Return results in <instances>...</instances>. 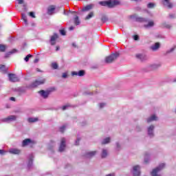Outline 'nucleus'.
<instances>
[{
    "label": "nucleus",
    "instance_id": "nucleus-1",
    "mask_svg": "<svg viewBox=\"0 0 176 176\" xmlns=\"http://www.w3.org/2000/svg\"><path fill=\"white\" fill-rule=\"evenodd\" d=\"M99 3L102 6H107L108 8H113V6H116V5H119V1L109 0L107 1H100Z\"/></svg>",
    "mask_w": 176,
    "mask_h": 176
},
{
    "label": "nucleus",
    "instance_id": "nucleus-2",
    "mask_svg": "<svg viewBox=\"0 0 176 176\" xmlns=\"http://www.w3.org/2000/svg\"><path fill=\"white\" fill-rule=\"evenodd\" d=\"M118 57H119V53L116 52L114 54H111L110 56L106 57L105 63L107 64H111V63H113V61H115Z\"/></svg>",
    "mask_w": 176,
    "mask_h": 176
},
{
    "label": "nucleus",
    "instance_id": "nucleus-3",
    "mask_svg": "<svg viewBox=\"0 0 176 176\" xmlns=\"http://www.w3.org/2000/svg\"><path fill=\"white\" fill-rule=\"evenodd\" d=\"M164 167H166V164L162 163L160 164L157 168L153 170L151 176H160V175H158L157 173L159 171H161V170H163Z\"/></svg>",
    "mask_w": 176,
    "mask_h": 176
},
{
    "label": "nucleus",
    "instance_id": "nucleus-4",
    "mask_svg": "<svg viewBox=\"0 0 176 176\" xmlns=\"http://www.w3.org/2000/svg\"><path fill=\"white\" fill-rule=\"evenodd\" d=\"M17 116H10L6 118L1 120L3 123H11V122H15L16 120Z\"/></svg>",
    "mask_w": 176,
    "mask_h": 176
},
{
    "label": "nucleus",
    "instance_id": "nucleus-5",
    "mask_svg": "<svg viewBox=\"0 0 176 176\" xmlns=\"http://www.w3.org/2000/svg\"><path fill=\"white\" fill-rule=\"evenodd\" d=\"M46 82V79L43 78L40 80H36L34 82H32L30 87L34 88V87H38V86H41V85H43Z\"/></svg>",
    "mask_w": 176,
    "mask_h": 176
},
{
    "label": "nucleus",
    "instance_id": "nucleus-6",
    "mask_svg": "<svg viewBox=\"0 0 176 176\" xmlns=\"http://www.w3.org/2000/svg\"><path fill=\"white\" fill-rule=\"evenodd\" d=\"M131 19H132L135 21H138V23H144L146 21V19L137 16V15L135 14L131 15Z\"/></svg>",
    "mask_w": 176,
    "mask_h": 176
},
{
    "label": "nucleus",
    "instance_id": "nucleus-7",
    "mask_svg": "<svg viewBox=\"0 0 176 176\" xmlns=\"http://www.w3.org/2000/svg\"><path fill=\"white\" fill-rule=\"evenodd\" d=\"M140 167L138 165L133 166L132 173L133 176H140L141 172L140 171Z\"/></svg>",
    "mask_w": 176,
    "mask_h": 176
},
{
    "label": "nucleus",
    "instance_id": "nucleus-8",
    "mask_svg": "<svg viewBox=\"0 0 176 176\" xmlns=\"http://www.w3.org/2000/svg\"><path fill=\"white\" fill-rule=\"evenodd\" d=\"M28 170H31L32 168V162L34 161V154L31 153L28 156Z\"/></svg>",
    "mask_w": 176,
    "mask_h": 176
},
{
    "label": "nucleus",
    "instance_id": "nucleus-9",
    "mask_svg": "<svg viewBox=\"0 0 176 176\" xmlns=\"http://www.w3.org/2000/svg\"><path fill=\"white\" fill-rule=\"evenodd\" d=\"M8 78L10 82H19V78H17L16 74H9Z\"/></svg>",
    "mask_w": 176,
    "mask_h": 176
},
{
    "label": "nucleus",
    "instance_id": "nucleus-10",
    "mask_svg": "<svg viewBox=\"0 0 176 176\" xmlns=\"http://www.w3.org/2000/svg\"><path fill=\"white\" fill-rule=\"evenodd\" d=\"M65 138H63L61 139L60 145L59 146V152H64V149H65Z\"/></svg>",
    "mask_w": 176,
    "mask_h": 176
},
{
    "label": "nucleus",
    "instance_id": "nucleus-11",
    "mask_svg": "<svg viewBox=\"0 0 176 176\" xmlns=\"http://www.w3.org/2000/svg\"><path fill=\"white\" fill-rule=\"evenodd\" d=\"M136 58H138V60H140L141 61H145V60H147L148 57L145 54H138L135 56Z\"/></svg>",
    "mask_w": 176,
    "mask_h": 176
},
{
    "label": "nucleus",
    "instance_id": "nucleus-12",
    "mask_svg": "<svg viewBox=\"0 0 176 176\" xmlns=\"http://www.w3.org/2000/svg\"><path fill=\"white\" fill-rule=\"evenodd\" d=\"M96 153H97V151L87 152L84 155V157H85L86 159H90V157H93V156H94Z\"/></svg>",
    "mask_w": 176,
    "mask_h": 176
},
{
    "label": "nucleus",
    "instance_id": "nucleus-13",
    "mask_svg": "<svg viewBox=\"0 0 176 176\" xmlns=\"http://www.w3.org/2000/svg\"><path fill=\"white\" fill-rule=\"evenodd\" d=\"M57 38H58V35L56 33L54 34V35L51 36V38H50L51 45H56V39H57Z\"/></svg>",
    "mask_w": 176,
    "mask_h": 176
},
{
    "label": "nucleus",
    "instance_id": "nucleus-14",
    "mask_svg": "<svg viewBox=\"0 0 176 176\" xmlns=\"http://www.w3.org/2000/svg\"><path fill=\"white\" fill-rule=\"evenodd\" d=\"M155 129V126L153 125H151L148 128V135H149V137L151 138H152V137H153V129Z\"/></svg>",
    "mask_w": 176,
    "mask_h": 176
},
{
    "label": "nucleus",
    "instance_id": "nucleus-15",
    "mask_svg": "<svg viewBox=\"0 0 176 176\" xmlns=\"http://www.w3.org/2000/svg\"><path fill=\"white\" fill-rule=\"evenodd\" d=\"M54 10H56V6H50L47 8V14H53L54 13Z\"/></svg>",
    "mask_w": 176,
    "mask_h": 176
},
{
    "label": "nucleus",
    "instance_id": "nucleus-16",
    "mask_svg": "<svg viewBox=\"0 0 176 176\" xmlns=\"http://www.w3.org/2000/svg\"><path fill=\"white\" fill-rule=\"evenodd\" d=\"M38 93L43 98H47V97H49V91H45L44 90H41L38 91Z\"/></svg>",
    "mask_w": 176,
    "mask_h": 176
},
{
    "label": "nucleus",
    "instance_id": "nucleus-17",
    "mask_svg": "<svg viewBox=\"0 0 176 176\" xmlns=\"http://www.w3.org/2000/svg\"><path fill=\"white\" fill-rule=\"evenodd\" d=\"M162 2L164 6H167V8H169V9L173 8V3H170V0H164Z\"/></svg>",
    "mask_w": 176,
    "mask_h": 176
},
{
    "label": "nucleus",
    "instance_id": "nucleus-18",
    "mask_svg": "<svg viewBox=\"0 0 176 176\" xmlns=\"http://www.w3.org/2000/svg\"><path fill=\"white\" fill-rule=\"evenodd\" d=\"M159 47H160V43H155L154 45H153L151 47V50H153V52L159 49Z\"/></svg>",
    "mask_w": 176,
    "mask_h": 176
},
{
    "label": "nucleus",
    "instance_id": "nucleus-19",
    "mask_svg": "<svg viewBox=\"0 0 176 176\" xmlns=\"http://www.w3.org/2000/svg\"><path fill=\"white\" fill-rule=\"evenodd\" d=\"M32 142L31 139H25L22 142V146H27V145H30Z\"/></svg>",
    "mask_w": 176,
    "mask_h": 176
},
{
    "label": "nucleus",
    "instance_id": "nucleus-20",
    "mask_svg": "<svg viewBox=\"0 0 176 176\" xmlns=\"http://www.w3.org/2000/svg\"><path fill=\"white\" fill-rule=\"evenodd\" d=\"M10 153H12V155H19L21 152L20 150L17 148H11L9 151Z\"/></svg>",
    "mask_w": 176,
    "mask_h": 176
},
{
    "label": "nucleus",
    "instance_id": "nucleus-21",
    "mask_svg": "<svg viewBox=\"0 0 176 176\" xmlns=\"http://www.w3.org/2000/svg\"><path fill=\"white\" fill-rule=\"evenodd\" d=\"M153 120H157V117L155 115L151 116L147 119V123H151V122H153Z\"/></svg>",
    "mask_w": 176,
    "mask_h": 176
},
{
    "label": "nucleus",
    "instance_id": "nucleus-22",
    "mask_svg": "<svg viewBox=\"0 0 176 176\" xmlns=\"http://www.w3.org/2000/svg\"><path fill=\"white\" fill-rule=\"evenodd\" d=\"M0 72H3V74H6V72H8V68H6V66L3 65H0Z\"/></svg>",
    "mask_w": 176,
    "mask_h": 176
},
{
    "label": "nucleus",
    "instance_id": "nucleus-23",
    "mask_svg": "<svg viewBox=\"0 0 176 176\" xmlns=\"http://www.w3.org/2000/svg\"><path fill=\"white\" fill-rule=\"evenodd\" d=\"M93 8L92 5H88L84 7L82 10V12H87V10H90Z\"/></svg>",
    "mask_w": 176,
    "mask_h": 176
},
{
    "label": "nucleus",
    "instance_id": "nucleus-24",
    "mask_svg": "<svg viewBox=\"0 0 176 176\" xmlns=\"http://www.w3.org/2000/svg\"><path fill=\"white\" fill-rule=\"evenodd\" d=\"M22 19L23 20L25 25H28V21L27 20V16L25 14H21Z\"/></svg>",
    "mask_w": 176,
    "mask_h": 176
},
{
    "label": "nucleus",
    "instance_id": "nucleus-25",
    "mask_svg": "<svg viewBox=\"0 0 176 176\" xmlns=\"http://www.w3.org/2000/svg\"><path fill=\"white\" fill-rule=\"evenodd\" d=\"M28 122L29 123H35V122H38V118H29Z\"/></svg>",
    "mask_w": 176,
    "mask_h": 176
},
{
    "label": "nucleus",
    "instance_id": "nucleus-26",
    "mask_svg": "<svg viewBox=\"0 0 176 176\" xmlns=\"http://www.w3.org/2000/svg\"><path fill=\"white\" fill-rule=\"evenodd\" d=\"M111 141V138H106L102 141V144L103 145H105V144H109V142Z\"/></svg>",
    "mask_w": 176,
    "mask_h": 176
},
{
    "label": "nucleus",
    "instance_id": "nucleus-27",
    "mask_svg": "<svg viewBox=\"0 0 176 176\" xmlns=\"http://www.w3.org/2000/svg\"><path fill=\"white\" fill-rule=\"evenodd\" d=\"M74 24H76V25H79V24H80V21H79V17L76 15L74 17Z\"/></svg>",
    "mask_w": 176,
    "mask_h": 176
},
{
    "label": "nucleus",
    "instance_id": "nucleus-28",
    "mask_svg": "<svg viewBox=\"0 0 176 176\" xmlns=\"http://www.w3.org/2000/svg\"><path fill=\"white\" fill-rule=\"evenodd\" d=\"M16 50H12V51L9 52L8 53L6 54L5 55V58H8L10 54H13V53H16Z\"/></svg>",
    "mask_w": 176,
    "mask_h": 176
},
{
    "label": "nucleus",
    "instance_id": "nucleus-29",
    "mask_svg": "<svg viewBox=\"0 0 176 176\" xmlns=\"http://www.w3.org/2000/svg\"><path fill=\"white\" fill-rule=\"evenodd\" d=\"M108 155V151L107 149H103L102 152V157L104 159V157H107Z\"/></svg>",
    "mask_w": 176,
    "mask_h": 176
},
{
    "label": "nucleus",
    "instance_id": "nucleus-30",
    "mask_svg": "<svg viewBox=\"0 0 176 176\" xmlns=\"http://www.w3.org/2000/svg\"><path fill=\"white\" fill-rule=\"evenodd\" d=\"M154 24L155 23H153V21H149L147 25H144V28H150V27H153Z\"/></svg>",
    "mask_w": 176,
    "mask_h": 176
},
{
    "label": "nucleus",
    "instance_id": "nucleus-31",
    "mask_svg": "<svg viewBox=\"0 0 176 176\" xmlns=\"http://www.w3.org/2000/svg\"><path fill=\"white\" fill-rule=\"evenodd\" d=\"M67 129V124H63L62 126L59 128V131L60 133H64V131Z\"/></svg>",
    "mask_w": 176,
    "mask_h": 176
},
{
    "label": "nucleus",
    "instance_id": "nucleus-32",
    "mask_svg": "<svg viewBox=\"0 0 176 176\" xmlns=\"http://www.w3.org/2000/svg\"><path fill=\"white\" fill-rule=\"evenodd\" d=\"M6 50V46L2 44H0V52H3Z\"/></svg>",
    "mask_w": 176,
    "mask_h": 176
},
{
    "label": "nucleus",
    "instance_id": "nucleus-33",
    "mask_svg": "<svg viewBox=\"0 0 176 176\" xmlns=\"http://www.w3.org/2000/svg\"><path fill=\"white\" fill-rule=\"evenodd\" d=\"M149 154L148 153H146L145 155H144V162L145 163H148V162H149Z\"/></svg>",
    "mask_w": 176,
    "mask_h": 176
},
{
    "label": "nucleus",
    "instance_id": "nucleus-34",
    "mask_svg": "<svg viewBox=\"0 0 176 176\" xmlns=\"http://www.w3.org/2000/svg\"><path fill=\"white\" fill-rule=\"evenodd\" d=\"M31 57H32V55H31V54L27 55V56L25 57V58H24L25 61L26 63H28V61H30V58H31Z\"/></svg>",
    "mask_w": 176,
    "mask_h": 176
},
{
    "label": "nucleus",
    "instance_id": "nucleus-35",
    "mask_svg": "<svg viewBox=\"0 0 176 176\" xmlns=\"http://www.w3.org/2000/svg\"><path fill=\"white\" fill-rule=\"evenodd\" d=\"M52 68H53V69H57V68H58V65H57L56 63H52Z\"/></svg>",
    "mask_w": 176,
    "mask_h": 176
},
{
    "label": "nucleus",
    "instance_id": "nucleus-36",
    "mask_svg": "<svg viewBox=\"0 0 176 176\" xmlns=\"http://www.w3.org/2000/svg\"><path fill=\"white\" fill-rule=\"evenodd\" d=\"M85 75V71L84 70H80L78 72V76H83Z\"/></svg>",
    "mask_w": 176,
    "mask_h": 176
},
{
    "label": "nucleus",
    "instance_id": "nucleus-37",
    "mask_svg": "<svg viewBox=\"0 0 176 176\" xmlns=\"http://www.w3.org/2000/svg\"><path fill=\"white\" fill-rule=\"evenodd\" d=\"M147 8H148V9H152L153 8H155V3H149L147 5Z\"/></svg>",
    "mask_w": 176,
    "mask_h": 176
},
{
    "label": "nucleus",
    "instance_id": "nucleus-38",
    "mask_svg": "<svg viewBox=\"0 0 176 176\" xmlns=\"http://www.w3.org/2000/svg\"><path fill=\"white\" fill-rule=\"evenodd\" d=\"M93 12H90L85 18V20H89L90 19H91V17H93Z\"/></svg>",
    "mask_w": 176,
    "mask_h": 176
},
{
    "label": "nucleus",
    "instance_id": "nucleus-39",
    "mask_svg": "<svg viewBox=\"0 0 176 176\" xmlns=\"http://www.w3.org/2000/svg\"><path fill=\"white\" fill-rule=\"evenodd\" d=\"M101 21L102 23H107V21H108V18H107V16H102Z\"/></svg>",
    "mask_w": 176,
    "mask_h": 176
},
{
    "label": "nucleus",
    "instance_id": "nucleus-40",
    "mask_svg": "<svg viewBox=\"0 0 176 176\" xmlns=\"http://www.w3.org/2000/svg\"><path fill=\"white\" fill-rule=\"evenodd\" d=\"M174 50H175V47H173L172 48H170V50L166 51V54H168V53L174 52Z\"/></svg>",
    "mask_w": 176,
    "mask_h": 176
},
{
    "label": "nucleus",
    "instance_id": "nucleus-41",
    "mask_svg": "<svg viewBox=\"0 0 176 176\" xmlns=\"http://www.w3.org/2000/svg\"><path fill=\"white\" fill-rule=\"evenodd\" d=\"M68 108H69V104H66L63 107L62 109L63 111H65V109H68Z\"/></svg>",
    "mask_w": 176,
    "mask_h": 176
},
{
    "label": "nucleus",
    "instance_id": "nucleus-42",
    "mask_svg": "<svg viewBox=\"0 0 176 176\" xmlns=\"http://www.w3.org/2000/svg\"><path fill=\"white\" fill-rule=\"evenodd\" d=\"M60 34H62L63 36L65 35L66 32L64 29L60 30Z\"/></svg>",
    "mask_w": 176,
    "mask_h": 176
},
{
    "label": "nucleus",
    "instance_id": "nucleus-43",
    "mask_svg": "<svg viewBox=\"0 0 176 176\" xmlns=\"http://www.w3.org/2000/svg\"><path fill=\"white\" fill-rule=\"evenodd\" d=\"M80 141V138H77L76 142H75V145H79V142Z\"/></svg>",
    "mask_w": 176,
    "mask_h": 176
},
{
    "label": "nucleus",
    "instance_id": "nucleus-44",
    "mask_svg": "<svg viewBox=\"0 0 176 176\" xmlns=\"http://www.w3.org/2000/svg\"><path fill=\"white\" fill-rule=\"evenodd\" d=\"M30 17L35 19V14L33 12H30Z\"/></svg>",
    "mask_w": 176,
    "mask_h": 176
},
{
    "label": "nucleus",
    "instance_id": "nucleus-45",
    "mask_svg": "<svg viewBox=\"0 0 176 176\" xmlns=\"http://www.w3.org/2000/svg\"><path fill=\"white\" fill-rule=\"evenodd\" d=\"M133 39L134 41H138V39H140V36H138V35H135L133 36Z\"/></svg>",
    "mask_w": 176,
    "mask_h": 176
},
{
    "label": "nucleus",
    "instance_id": "nucleus-46",
    "mask_svg": "<svg viewBox=\"0 0 176 176\" xmlns=\"http://www.w3.org/2000/svg\"><path fill=\"white\" fill-rule=\"evenodd\" d=\"M72 76H78V72H72Z\"/></svg>",
    "mask_w": 176,
    "mask_h": 176
},
{
    "label": "nucleus",
    "instance_id": "nucleus-47",
    "mask_svg": "<svg viewBox=\"0 0 176 176\" xmlns=\"http://www.w3.org/2000/svg\"><path fill=\"white\" fill-rule=\"evenodd\" d=\"M17 1L19 5H23V3H24V0H17Z\"/></svg>",
    "mask_w": 176,
    "mask_h": 176
},
{
    "label": "nucleus",
    "instance_id": "nucleus-48",
    "mask_svg": "<svg viewBox=\"0 0 176 176\" xmlns=\"http://www.w3.org/2000/svg\"><path fill=\"white\" fill-rule=\"evenodd\" d=\"M68 76V74H67V73H63L62 75V78H63L64 79H65V78H67Z\"/></svg>",
    "mask_w": 176,
    "mask_h": 176
},
{
    "label": "nucleus",
    "instance_id": "nucleus-49",
    "mask_svg": "<svg viewBox=\"0 0 176 176\" xmlns=\"http://www.w3.org/2000/svg\"><path fill=\"white\" fill-rule=\"evenodd\" d=\"M169 17H170V19H174V17H175V14H169Z\"/></svg>",
    "mask_w": 176,
    "mask_h": 176
},
{
    "label": "nucleus",
    "instance_id": "nucleus-50",
    "mask_svg": "<svg viewBox=\"0 0 176 176\" xmlns=\"http://www.w3.org/2000/svg\"><path fill=\"white\" fill-rule=\"evenodd\" d=\"M105 105V103H100L99 107L100 108H102Z\"/></svg>",
    "mask_w": 176,
    "mask_h": 176
},
{
    "label": "nucleus",
    "instance_id": "nucleus-51",
    "mask_svg": "<svg viewBox=\"0 0 176 176\" xmlns=\"http://www.w3.org/2000/svg\"><path fill=\"white\" fill-rule=\"evenodd\" d=\"M4 153H5V151L0 149V155H3Z\"/></svg>",
    "mask_w": 176,
    "mask_h": 176
},
{
    "label": "nucleus",
    "instance_id": "nucleus-52",
    "mask_svg": "<svg viewBox=\"0 0 176 176\" xmlns=\"http://www.w3.org/2000/svg\"><path fill=\"white\" fill-rule=\"evenodd\" d=\"M10 100L11 101H16V98H14V97H11V98H10Z\"/></svg>",
    "mask_w": 176,
    "mask_h": 176
},
{
    "label": "nucleus",
    "instance_id": "nucleus-53",
    "mask_svg": "<svg viewBox=\"0 0 176 176\" xmlns=\"http://www.w3.org/2000/svg\"><path fill=\"white\" fill-rule=\"evenodd\" d=\"M75 28H74V26H71L69 27V31H72Z\"/></svg>",
    "mask_w": 176,
    "mask_h": 176
},
{
    "label": "nucleus",
    "instance_id": "nucleus-54",
    "mask_svg": "<svg viewBox=\"0 0 176 176\" xmlns=\"http://www.w3.org/2000/svg\"><path fill=\"white\" fill-rule=\"evenodd\" d=\"M72 46H74V47H76V44L75 43H73Z\"/></svg>",
    "mask_w": 176,
    "mask_h": 176
},
{
    "label": "nucleus",
    "instance_id": "nucleus-55",
    "mask_svg": "<svg viewBox=\"0 0 176 176\" xmlns=\"http://www.w3.org/2000/svg\"><path fill=\"white\" fill-rule=\"evenodd\" d=\"M38 61H39V59H38V58L34 60V63H38Z\"/></svg>",
    "mask_w": 176,
    "mask_h": 176
},
{
    "label": "nucleus",
    "instance_id": "nucleus-56",
    "mask_svg": "<svg viewBox=\"0 0 176 176\" xmlns=\"http://www.w3.org/2000/svg\"><path fill=\"white\" fill-rule=\"evenodd\" d=\"M106 176H115V175L114 174H109V175H107Z\"/></svg>",
    "mask_w": 176,
    "mask_h": 176
},
{
    "label": "nucleus",
    "instance_id": "nucleus-57",
    "mask_svg": "<svg viewBox=\"0 0 176 176\" xmlns=\"http://www.w3.org/2000/svg\"><path fill=\"white\" fill-rule=\"evenodd\" d=\"M116 145H117V148H119L120 146L119 143H116Z\"/></svg>",
    "mask_w": 176,
    "mask_h": 176
},
{
    "label": "nucleus",
    "instance_id": "nucleus-58",
    "mask_svg": "<svg viewBox=\"0 0 176 176\" xmlns=\"http://www.w3.org/2000/svg\"><path fill=\"white\" fill-rule=\"evenodd\" d=\"M166 28H170V25H166Z\"/></svg>",
    "mask_w": 176,
    "mask_h": 176
},
{
    "label": "nucleus",
    "instance_id": "nucleus-59",
    "mask_svg": "<svg viewBox=\"0 0 176 176\" xmlns=\"http://www.w3.org/2000/svg\"><path fill=\"white\" fill-rule=\"evenodd\" d=\"M64 14H67V12H65V10H64Z\"/></svg>",
    "mask_w": 176,
    "mask_h": 176
},
{
    "label": "nucleus",
    "instance_id": "nucleus-60",
    "mask_svg": "<svg viewBox=\"0 0 176 176\" xmlns=\"http://www.w3.org/2000/svg\"><path fill=\"white\" fill-rule=\"evenodd\" d=\"M60 48L58 47H56V50H58Z\"/></svg>",
    "mask_w": 176,
    "mask_h": 176
},
{
    "label": "nucleus",
    "instance_id": "nucleus-61",
    "mask_svg": "<svg viewBox=\"0 0 176 176\" xmlns=\"http://www.w3.org/2000/svg\"><path fill=\"white\" fill-rule=\"evenodd\" d=\"M173 82H176V78H175V79L173 80Z\"/></svg>",
    "mask_w": 176,
    "mask_h": 176
},
{
    "label": "nucleus",
    "instance_id": "nucleus-62",
    "mask_svg": "<svg viewBox=\"0 0 176 176\" xmlns=\"http://www.w3.org/2000/svg\"><path fill=\"white\" fill-rule=\"evenodd\" d=\"M85 94H87V93H85Z\"/></svg>",
    "mask_w": 176,
    "mask_h": 176
}]
</instances>
